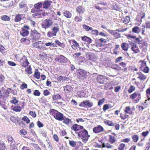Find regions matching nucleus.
Segmentation results:
<instances>
[{
  "mask_svg": "<svg viewBox=\"0 0 150 150\" xmlns=\"http://www.w3.org/2000/svg\"><path fill=\"white\" fill-rule=\"evenodd\" d=\"M131 49L134 53L137 54L140 52V50L138 47L134 43L131 44Z\"/></svg>",
  "mask_w": 150,
  "mask_h": 150,
  "instance_id": "nucleus-17",
  "label": "nucleus"
},
{
  "mask_svg": "<svg viewBox=\"0 0 150 150\" xmlns=\"http://www.w3.org/2000/svg\"><path fill=\"white\" fill-rule=\"evenodd\" d=\"M129 44L126 43L124 42L121 45V47L122 50L125 52H127L129 48Z\"/></svg>",
  "mask_w": 150,
  "mask_h": 150,
  "instance_id": "nucleus-27",
  "label": "nucleus"
},
{
  "mask_svg": "<svg viewBox=\"0 0 150 150\" xmlns=\"http://www.w3.org/2000/svg\"><path fill=\"white\" fill-rule=\"evenodd\" d=\"M64 16L67 18H71L72 16V14L69 11L66 10L63 12Z\"/></svg>",
  "mask_w": 150,
  "mask_h": 150,
  "instance_id": "nucleus-32",
  "label": "nucleus"
},
{
  "mask_svg": "<svg viewBox=\"0 0 150 150\" xmlns=\"http://www.w3.org/2000/svg\"><path fill=\"white\" fill-rule=\"evenodd\" d=\"M132 139L135 142H137L138 140L139 137L137 135H134L132 137Z\"/></svg>",
  "mask_w": 150,
  "mask_h": 150,
  "instance_id": "nucleus-55",
  "label": "nucleus"
},
{
  "mask_svg": "<svg viewBox=\"0 0 150 150\" xmlns=\"http://www.w3.org/2000/svg\"><path fill=\"white\" fill-rule=\"evenodd\" d=\"M91 33L92 34L97 36L98 35L99 32L97 30H91Z\"/></svg>",
  "mask_w": 150,
  "mask_h": 150,
  "instance_id": "nucleus-52",
  "label": "nucleus"
},
{
  "mask_svg": "<svg viewBox=\"0 0 150 150\" xmlns=\"http://www.w3.org/2000/svg\"><path fill=\"white\" fill-rule=\"evenodd\" d=\"M130 84V86L128 90V93H130L136 90V88L135 86L131 84Z\"/></svg>",
  "mask_w": 150,
  "mask_h": 150,
  "instance_id": "nucleus-36",
  "label": "nucleus"
},
{
  "mask_svg": "<svg viewBox=\"0 0 150 150\" xmlns=\"http://www.w3.org/2000/svg\"><path fill=\"white\" fill-rule=\"evenodd\" d=\"M142 28L140 29L137 26H135L132 28V32L134 33L138 34L140 32L142 35H145L144 32H145V25H142Z\"/></svg>",
  "mask_w": 150,
  "mask_h": 150,
  "instance_id": "nucleus-4",
  "label": "nucleus"
},
{
  "mask_svg": "<svg viewBox=\"0 0 150 150\" xmlns=\"http://www.w3.org/2000/svg\"><path fill=\"white\" fill-rule=\"evenodd\" d=\"M7 140L8 142H13L14 143V140L13 138L10 136H8L7 137Z\"/></svg>",
  "mask_w": 150,
  "mask_h": 150,
  "instance_id": "nucleus-63",
  "label": "nucleus"
},
{
  "mask_svg": "<svg viewBox=\"0 0 150 150\" xmlns=\"http://www.w3.org/2000/svg\"><path fill=\"white\" fill-rule=\"evenodd\" d=\"M53 24L52 21L50 19H46L43 21L42 23V27L46 29L49 28Z\"/></svg>",
  "mask_w": 150,
  "mask_h": 150,
  "instance_id": "nucleus-7",
  "label": "nucleus"
},
{
  "mask_svg": "<svg viewBox=\"0 0 150 150\" xmlns=\"http://www.w3.org/2000/svg\"><path fill=\"white\" fill-rule=\"evenodd\" d=\"M139 45L140 48L142 49V51H145L147 50L149 44L146 41H142Z\"/></svg>",
  "mask_w": 150,
  "mask_h": 150,
  "instance_id": "nucleus-15",
  "label": "nucleus"
},
{
  "mask_svg": "<svg viewBox=\"0 0 150 150\" xmlns=\"http://www.w3.org/2000/svg\"><path fill=\"white\" fill-rule=\"evenodd\" d=\"M10 92L8 90H6L4 92V93L3 95L2 98L3 99L7 98L9 96V94Z\"/></svg>",
  "mask_w": 150,
  "mask_h": 150,
  "instance_id": "nucleus-43",
  "label": "nucleus"
},
{
  "mask_svg": "<svg viewBox=\"0 0 150 150\" xmlns=\"http://www.w3.org/2000/svg\"><path fill=\"white\" fill-rule=\"evenodd\" d=\"M6 149V147L4 144L3 142H1L0 143V150H5Z\"/></svg>",
  "mask_w": 150,
  "mask_h": 150,
  "instance_id": "nucleus-54",
  "label": "nucleus"
},
{
  "mask_svg": "<svg viewBox=\"0 0 150 150\" xmlns=\"http://www.w3.org/2000/svg\"><path fill=\"white\" fill-rule=\"evenodd\" d=\"M103 128L101 125H98L93 129V132L95 133H99L103 131Z\"/></svg>",
  "mask_w": 150,
  "mask_h": 150,
  "instance_id": "nucleus-18",
  "label": "nucleus"
},
{
  "mask_svg": "<svg viewBox=\"0 0 150 150\" xmlns=\"http://www.w3.org/2000/svg\"><path fill=\"white\" fill-rule=\"evenodd\" d=\"M31 37L33 39V42H35L37 40L38 37V32L35 29L32 30L31 33Z\"/></svg>",
  "mask_w": 150,
  "mask_h": 150,
  "instance_id": "nucleus-20",
  "label": "nucleus"
},
{
  "mask_svg": "<svg viewBox=\"0 0 150 150\" xmlns=\"http://www.w3.org/2000/svg\"><path fill=\"white\" fill-rule=\"evenodd\" d=\"M129 98L134 103H137L141 98V94L139 91H135L130 95Z\"/></svg>",
  "mask_w": 150,
  "mask_h": 150,
  "instance_id": "nucleus-3",
  "label": "nucleus"
},
{
  "mask_svg": "<svg viewBox=\"0 0 150 150\" xmlns=\"http://www.w3.org/2000/svg\"><path fill=\"white\" fill-rule=\"evenodd\" d=\"M100 5L95 6V7L96 8L99 10H102L103 9H104V8L102 7V4H100Z\"/></svg>",
  "mask_w": 150,
  "mask_h": 150,
  "instance_id": "nucleus-56",
  "label": "nucleus"
},
{
  "mask_svg": "<svg viewBox=\"0 0 150 150\" xmlns=\"http://www.w3.org/2000/svg\"><path fill=\"white\" fill-rule=\"evenodd\" d=\"M87 74L88 73L87 72L83 70L80 69L79 70L77 76L79 78L83 79L87 77Z\"/></svg>",
  "mask_w": 150,
  "mask_h": 150,
  "instance_id": "nucleus-12",
  "label": "nucleus"
},
{
  "mask_svg": "<svg viewBox=\"0 0 150 150\" xmlns=\"http://www.w3.org/2000/svg\"><path fill=\"white\" fill-rule=\"evenodd\" d=\"M93 105V102H90L88 100H86L83 101L79 104V106L80 107H83L86 108L88 107L89 108L92 107Z\"/></svg>",
  "mask_w": 150,
  "mask_h": 150,
  "instance_id": "nucleus-11",
  "label": "nucleus"
},
{
  "mask_svg": "<svg viewBox=\"0 0 150 150\" xmlns=\"http://www.w3.org/2000/svg\"><path fill=\"white\" fill-rule=\"evenodd\" d=\"M82 17L81 16H76L74 18V21L76 22H80L82 21Z\"/></svg>",
  "mask_w": 150,
  "mask_h": 150,
  "instance_id": "nucleus-39",
  "label": "nucleus"
},
{
  "mask_svg": "<svg viewBox=\"0 0 150 150\" xmlns=\"http://www.w3.org/2000/svg\"><path fill=\"white\" fill-rule=\"evenodd\" d=\"M52 2V1H45L43 4V8L45 9L47 8L50 6Z\"/></svg>",
  "mask_w": 150,
  "mask_h": 150,
  "instance_id": "nucleus-29",
  "label": "nucleus"
},
{
  "mask_svg": "<svg viewBox=\"0 0 150 150\" xmlns=\"http://www.w3.org/2000/svg\"><path fill=\"white\" fill-rule=\"evenodd\" d=\"M135 109V107L134 106L131 108H130L129 106H128L125 107L124 111L127 114L131 115L132 114L133 111Z\"/></svg>",
  "mask_w": 150,
  "mask_h": 150,
  "instance_id": "nucleus-21",
  "label": "nucleus"
},
{
  "mask_svg": "<svg viewBox=\"0 0 150 150\" xmlns=\"http://www.w3.org/2000/svg\"><path fill=\"white\" fill-rule=\"evenodd\" d=\"M79 125L77 124L74 125L71 128L73 129L74 131H78L79 129Z\"/></svg>",
  "mask_w": 150,
  "mask_h": 150,
  "instance_id": "nucleus-51",
  "label": "nucleus"
},
{
  "mask_svg": "<svg viewBox=\"0 0 150 150\" xmlns=\"http://www.w3.org/2000/svg\"><path fill=\"white\" fill-rule=\"evenodd\" d=\"M46 15L44 11L41 10H38V18L42 17V16H45Z\"/></svg>",
  "mask_w": 150,
  "mask_h": 150,
  "instance_id": "nucleus-34",
  "label": "nucleus"
},
{
  "mask_svg": "<svg viewBox=\"0 0 150 150\" xmlns=\"http://www.w3.org/2000/svg\"><path fill=\"white\" fill-rule=\"evenodd\" d=\"M109 140L111 143L113 144L116 141V139H115L114 137L112 136L111 135H110Z\"/></svg>",
  "mask_w": 150,
  "mask_h": 150,
  "instance_id": "nucleus-48",
  "label": "nucleus"
},
{
  "mask_svg": "<svg viewBox=\"0 0 150 150\" xmlns=\"http://www.w3.org/2000/svg\"><path fill=\"white\" fill-rule=\"evenodd\" d=\"M78 135L79 137L81 139L90 137V136L88 135V132L85 129L79 132L78 133Z\"/></svg>",
  "mask_w": 150,
  "mask_h": 150,
  "instance_id": "nucleus-14",
  "label": "nucleus"
},
{
  "mask_svg": "<svg viewBox=\"0 0 150 150\" xmlns=\"http://www.w3.org/2000/svg\"><path fill=\"white\" fill-rule=\"evenodd\" d=\"M96 79L97 82L99 84H104L106 81L105 76L102 75H98Z\"/></svg>",
  "mask_w": 150,
  "mask_h": 150,
  "instance_id": "nucleus-13",
  "label": "nucleus"
},
{
  "mask_svg": "<svg viewBox=\"0 0 150 150\" xmlns=\"http://www.w3.org/2000/svg\"><path fill=\"white\" fill-rule=\"evenodd\" d=\"M126 37L128 39H130V38L133 39H135L134 41L137 43H138L139 45L141 42L142 41V40H140L139 38H136V36L131 35L130 34L126 36Z\"/></svg>",
  "mask_w": 150,
  "mask_h": 150,
  "instance_id": "nucleus-23",
  "label": "nucleus"
},
{
  "mask_svg": "<svg viewBox=\"0 0 150 150\" xmlns=\"http://www.w3.org/2000/svg\"><path fill=\"white\" fill-rule=\"evenodd\" d=\"M137 74L138 75L137 78L139 79L140 81L143 82L147 78L146 76L144 74L141 72H137Z\"/></svg>",
  "mask_w": 150,
  "mask_h": 150,
  "instance_id": "nucleus-16",
  "label": "nucleus"
},
{
  "mask_svg": "<svg viewBox=\"0 0 150 150\" xmlns=\"http://www.w3.org/2000/svg\"><path fill=\"white\" fill-rule=\"evenodd\" d=\"M1 19L2 20L5 21H8L10 20V18L7 15H4L1 16Z\"/></svg>",
  "mask_w": 150,
  "mask_h": 150,
  "instance_id": "nucleus-46",
  "label": "nucleus"
},
{
  "mask_svg": "<svg viewBox=\"0 0 150 150\" xmlns=\"http://www.w3.org/2000/svg\"><path fill=\"white\" fill-rule=\"evenodd\" d=\"M64 91L66 93H70L73 91V88L70 85H67L64 87Z\"/></svg>",
  "mask_w": 150,
  "mask_h": 150,
  "instance_id": "nucleus-26",
  "label": "nucleus"
},
{
  "mask_svg": "<svg viewBox=\"0 0 150 150\" xmlns=\"http://www.w3.org/2000/svg\"><path fill=\"white\" fill-rule=\"evenodd\" d=\"M15 142L14 143L12 142L11 143L10 150H18V149L16 146L15 144Z\"/></svg>",
  "mask_w": 150,
  "mask_h": 150,
  "instance_id": "nucleus-41",
  "label": "nucleus"
},
{
  "mask_svg": "<svg viewBox=\"0 0 150 150\" xmlns=\"http://www.w3.org/2000/svg\"><path fill=\"white\" fill-rule=\"evenodd\" d=\"M125 146L124 144L121 143L120 144L118 149L119 150H124Z\"/></svg>",
  "mask_w": 150,
  "mask_h": 150,
  "instance_id": "nucleus-58",
  "label": "nucleus"
},
{
  "mask_svg": "<svg viewBox=\"0 0 150 150\" xmlns=\"http://www.w3.org/2000/svg\"><path fill=\"white\" fill-rule=\"evenodd\" d=\"M49 113L51 115L53 116L57 120L59 121L63 120V122H71L70 119L66 117L63 114L56 110L51 109L49 111Z\"/></svg>",
  "mask_w": 150,
  "mask_h": 150,
  "instance_id": "nucleus-1",
  "label": "nucleus"
},
{
  "mask_svg": "<svg viewBox=\"0 0 150 150\" xmlns=\"http://www.w3.org/2000/svg\"><path fill=\"white\" fill-rule=\"evenodd\" d=\"M62 98V96L59 94H54L52 96V103L55 104L58 100Z\"/></svg>",
  "mask_w": 150,
  "mask_h": 150,
  "instance_id": "nucleus-22",
  "label": "nucleus"
},
{
  "mask_svg": "<svg viewBox=\"0 0 150 150\" xmlns=\"http://www.w3.org/2000/svg\"><path fill=\"white\" fill-rule=\"evenodd\" d=\"M31 12L33 17H35L38 15V3L34 5V7L31 10Z\"/></svg>",
  "mask_w": 150,
  "mask_h": 150,
  "instance_id": "nucleus-19",
  "label": "nucleus"
},
{
  "mask_svg": "<svg viewBox=\"0 0 150 150\" xmlns=\"http://www.w3.org/2000/svg\"><path fill=\"white\" fill-rule=\"evenodd\" d=\"M127 113L124 112H121L120 114V117L121 119L125 120L129 117V115H127Z\"/></svg>",
  "mask_w": 150,
  "mask_h": 150,
  "instance_id": "nucleus-33",
  "label": "nucleus"
},
{
  "mask_svg": "<svg viewBox=\"0 0 150 150\" xmlns=\"http://www.w3.org/2000/svg\"><path fill=\"white\" fill-rule=\"evenodd\" d=\"M25 71L28 74H30L32 73L31 68L30 65H29L28 67L25 69Z\"/></svg>",
  "mask_w": 150,
  "mask_h": 150,
  "instance_id": "nucleus-50",
  "label": "nucleus"
},
{
  "mask_svg": "<svg viewBox=\"0 0 150 150\" xmlns=\"http://www.w3.org/2000/svg\"><path fill=\"white\" fill-rule=\"evenodd\" d=\"M55 42L56 45H57L62 48H64L65 47V44L61 42L58 40H56L55 41Z\"/></svg>",
  "mask_w": 150,
  "mask_h": 150,
  "instance_id": "nucleus-38",
  "label": "nucleus"
},
{
  "mask_svg": "<svg viewBox=\"0 0 150 150\" xmlns=\"http://www.w3.org/2000/svg\"><path fill=\"white\" fill-rule=\"evenodd\" d=\"M68 42L70 45H71V47L74 50H76L78 48L80 50L81 49V47H79V43L74 39L69 40L68 41Z\"/></svg>",
  "mask_w": 150,
  "mask_h": 150,
  "instance_id": "nucleus-5",
  "label": "nucleus"
},
{
  "mask_svg": "<svg viewBox=\"0 0 150 150\" xmlns=\"http://www.w3.org/2000/svg\"><path fill=\"white\" fill-rule=\"evenodd\" d=\"M76 10L79 15L83 14L85 11V8L81 6H77L76 8Z\"/></svg>",
  "mask_w": 150,
  "mask_h": 150,
  "instance_id": "nucleus-24",
  "label": "nucleus"
},
{
  "mask_svg": "<svg viewBox=\"0 0 150 150\" xmlns=\"http://www.w3.org/2000/svg\"><path fill=\"white\" fill-rule=\"evenodd\" d=\"M44 45L42 43L41 41H38V48L41 49L42 48L44 47Z\"/></svg>",
  "mask_w": 150,
  "mask_h": 150,
  "instance_id": "nucleus-60",
  "label": "nucleus"
},
{
  "mask_svg": "<svg viewBox=\"0 0 150 150\" xmlns=\"http://www.w3.org/2000/svg\"><path fill=\"white\" fill-rule=\"evenodd\" d=\"M82 27L83 29L87 31L91 30L92 29V27L85 24L83 25Z\"/></svg>",
  "mask_w": 150,
  "mask_h": 150,
  "instance_id": "nucleus-42",
  "label": "nucleus"
},
{
  "mask_svg": "<svg viewBox=\"0 0 150 150\" xmlns=\"http://www.w3.org/2000/svg\"><path fill=\"white\" fill-rule=\"evenodd\" d=\"M20 133L21 135H25L27 134V132L26 130L23 129L20 131Z\"/></svg>",
  "mask_w": 150,
  "mask_h": 150,
  "instance_id": "nucleus-57",
  "label": "nucleus"
},
{
  "mask_svg": "<svg viewBox=\"0 0 150 150\" xmlns=\"http://www.w3.org/2000/svg\"><path fill=\"white\" fill-rule=\"evenodd\" d=\"M5 50L4 47L2 45L0 44V52L3 54V52Z\"/></svg>",
  "mask_w": 150,
  "mask_h": 150,
  "instance_id": "nucleus-64",
  "label": "nucleus"
},
{
  "mask_svg": "<svg viewBox=\"0 0 150 150\" xmlns=\"http://www.w3.org/2000/svg\"><path fill=\"white\" fill-rule=\"evenodd\" d=\"M13 110L16 112H19L21 111V108L19 106H15L13 108Z\"/></svg>",
  "mask_w": 150,
  "mask_h": 150,
  "instance_id": "nucleus-45",
  "label": "nucleus"
},
{
  "mask_svg": "<svg viewBox=\"0 0 150 150\" xmlns=\"http://www.w3.org/2000/svg\"><path fill=\"white\" fill-rule=\"evenodd\" d=\"M139 68L141 70L143 68V67L146 66V62L144 60H140L139 62Z\"/></svg>",
  "mask_w": 150,
  "mask_h": 150,
  "instance_id": "nucleus-31",
  "label": "nucleus"
},
{
  "mask_svg": "<svg viewBox=\"0 0 150 150\" xmlns=\"http://www.w3.org/2000/svg\"><path fill=\"white\" fill-rule=\"evenodd\" d=\"M81 39L82 40L87 42L88 44L91 43L92 41V40L90 38L86 36L82 37Z\"/></svg>",
  "mask_w": 150,
  "mask_h": 150,
  "instance_id": "nucleus-28",
  "label": "nucleus"
},
{
  "mask_svg": "<svg viewBox=\"0 0 150 150\" xmlns=\"http://www.w3.org/2000/svg\"><path fill=\"white\" fill-rule=\"evenodd\" d=\"M129 83L131 84L134 86H135L139 88H144L141 82L139 81L135 78H132Z\"/></svg>",
  "mask_w": 150,
  "mask_h": 150,
  "instance_id": "nucleus-6",
  "label": "nucleus"
},
{
  "mask_svg": "<svg viewBox=\"0 0 150 150\" xmlns=\"http://www.w3.org/2000/svg\"><path fill=\"white\" fill-rule=\"evenodd\" d=\"M27 85L25 83H23L21 84L20 86V88L22 90H23L25 88H27Z\"/></svg>",
  "mask_w": 150,
  "mask_h": 150,
  "instance_id": "nucleus-61",
  "label": "nucleus"
},
{
  "mask_svg": "<svg viewBox=\"0 0 150 150\" xmlns=\"http://www.w3.org/2000/svg\"><path fill=\"white\" fill-rule=\"evenodd\" d=\"M59 28L58 27H54L52 29V32L53 34V36H56L57 33L59 31Z\"/></svg>",
  "mask_w": 150,
  "mask_h": 150,
  "instance_id": "nucleus-44",
  "label": "nucleus"
},
{
  "mask_svg": "<svg viewBox=\"0 0 150 150\" xmlns=\"http://www.w3.org/2000/svg\"><path fill=\"white\" fill-rule=\"evenodd\" d=\"M21 14H16L14 19L15 22H17L20 21L22 19Z\"/></svg>",
  "mask_w": 150,
  "mask_h": 150,
  "instance_id": "nucleus-35",
  "label": "nucleus"
},
{
  "mask_svg": "<svg viewBox=\"0 0 150 150\" xmlns=\"http://www.w3.org/2000/svg\"><path fill=\"white\" fill-rule=\"evenodd\" d=\"M20 42L21 43L23 42H27V43L25 42L24 43H23L25 45H28L30 43V41L29 40H28L26 38H22L20 40Z\"/></svg>",
  "mask_w": 150,
  "mask_h": 150,
  "instance_id": "nucleus-47",
  "label": "nucleus"
},
{
  "mask_svg": "<svg viewBox=\"0 0 150 150\" xmlns=\"http://www.w3.org/2000/svg\"><path fill=\"white\" fill-rule=\"evenodd\" d=\"M110 33L112 35L115 39H118L121 37L120 34L116 31L111 30L110 31Z\"/></svg>",
  "mask_w": 150,
  "mask_h": 150,
  "instance_id": "nucleus-25",
  "label": "nucleus"
},
{
  "mask_svg": "<svg viewBox=\"0 0 150 150\" xmlns=\"http://www.w3.org/2000/svg\"><path fill=\"white\" fill-rule=\"evenodd\" d=\"M29 29V28L28 26L24 25L22 28L20 32L21 35L23 37H25L28 35L29 32L28 31Z\"/></svg>",
  "mask_w": 150,
  "mask_h": 150,
  "instance_id": "nucleus-9",
  "label": "nucleus"
},
{
  "mask_svg": "<svg viewBox=\"0 0 150 150\" xmlns=\"http://www.w3.org/2000/svg\"><path fill=\"white\" fill-rule=\"evenodd\" d=\"M15 57L17 60L20 62V64L22 67L26 68L29 64L27 57L23 54H16Z\"/></svg>",
  "mask_w": 150,
  "mask_h": 150,
  "instance_id": "nucleus-2",
  "label": "nucleus"
},
{
  "mask_svg": "<svg viewBox=\"0 0 150 150\" xmlns=\"http://www.w3.org/2000/svg\"><path fill=\"white\" fill-rule=\"evenodd\" d=\"M13 99L12 100H11V102L15 105L16 104L18 103V100L16 99V98L15 97L13 98Z\"/></svg>",
  "mask_w": 150,
  "mask_h": 150,
  "instance_id": "nucleus-62",
  "label": "nucleus"
},
{
  "mask_svg": "<svg viewBox=\"0 0 150 150\" xmlns=\"http://www.w3.org/2000/svg\"><path fill=\"white\" fill-rule=\"evenodd\" d=\"M149 68L147 66H146L144 67L141 70L144 73H148L149 71Z\"/></svg>",
  "mask_w": 150,
  "mask_h": 150,
  "instance_id": "nucleus-49",
  "label": "nucleus"
},
{
  "mask_svg": "<svg viewBox=\"0 0 150 150\" xmlns=\"http://www.w3.org/2000/svg\"><path fill=\"white\" fill-rule=\"evenodd\" d=\"M104 89L106 90H111L113 88L110 82L106 83L104 85Z\"/></svg>",
  "mask_w": 150,
  "mask_h": 150,
  "instance_id": "nucleus-30",
  "label": "nucleus"
},
{
  "mask_svg": "<svg viewBox=\"0 0 150 150\" xmlns=\"http://www.w3.org/2000/svg\"><path fill=\"white\" fill-rule=\"evenodd\" d=\"M130 19L129 16H126L122 19V22L125 24L128 23L130 21Z\"/></svg>",
  "mask_w": 150,
  "mask_h": 150,
  "instance_id": "nucleus-37",
  "label": "nucleus"
},
{
  "mask_svg": "<svg viewBox=\"0 0 150 150\" xmlns=\"http://www.w3.org/2000/svg\"><path fill=\"white\" fill-rule=\"evenodd\" d=\"M108 125L110 126H115L116 129L118 130L119 129V125L118 124H116L115 125H114L113 122H105Z\"/></svg>",
  "mask_w": 150,
  "mask_h": 150,
  "instance_id": "nucleus-40",
  "label": "nucleus"
},
{
  "mask_svg": "<svg viewBox=\"0 0 150 150\" xmlns=\"http://www.w3.org/2000/svg\"><path fill=\"white\" fill-rule=\"evenodd\" d=\"M67 59L64 56L60 55L57 56L55 59V60L61 64L65 63L67 62Z\"/></svg>",
  "mask_w": 150,
  "mask_h": 150,
  "instance_id": "nucleus-8",
  "label": "nucleus"
},
{
  "mask_svg": "<svg viewBox=\"0 0 150 150\" xmlns=\"http://www.w3.org/2000/svg\"><path fill=\"white\" fill-rule=\"evenodd\" d=\"M19 8L21 9L20 11L21 13H24L28 11V7L27 4L24 2H21L19 4Z\"/></svg>",
  "mask_w": 150,
  "mask_h": 150,
  "instance_id": "nucleus-10",
  "label": "nucleus"
},
{
  "mask_svg": "<svg viewBox=\"0 0 150 150\" xmlns=\"http://www.w3.org/2000/svg\"><path fill=\"white\" fill-rule=\"evenodd\" d=\"M69 144L72 147H74L76 145V142L73 141H69Z\"/></svg>",
  "mask_w": 150,
  "mask_h": 150,
  "instance_id": "nucleus-59",
  "label": "nucleus"
},
{
  "mask_svg": "<svg viewBox=\"0 0 150 150\" xmlns=\"http://www.w3.org/2000/svg\"><path fill=\"white\" fill-rule=\"evenodd\" d=\"M45 45L47 46H51L53 47H57L56 45L54 43L52 42H49L48 43H46Z\"/></svg>",
  "mask_w": 150,
  "mask_h": 150,
  "instance_id": "nucleus-53",
  "label": "nucleus"
}]
</instances>
